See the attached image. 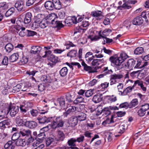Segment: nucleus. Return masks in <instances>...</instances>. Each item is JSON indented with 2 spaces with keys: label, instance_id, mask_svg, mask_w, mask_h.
<instances>
[{
  "label": "nucleus",
  "instance_id": "nucleus-1",
  "mask_svg": "<svg viewBox=\"0 0 149 149\" xmlns=\"http://www.w3.org/2000/svg\"><path fill=\"white\" fill-rule=\"evenodd\" d=\"M57 17L56 14L55 13L50 14L45 17L46 20L49 24L52 25L53 27L61 28L63 26L62 22L57 20Z\"/></svg>",
  "mask_w": 149,
  "mask_h": 149
},
{
  "label": "nucleus",
  "instance_id": "nucleus-2",
  "mask_svg": "<svg viewBox=\"0 0 149 149\" xmlns=\"http://www.w3.org/2000/svg\"><path fill=\"white\" fill-rule=\"evenodd\" d=\"M128 56L125 53H121L120 56L117 57L116 55L111 56L109 60L111 63L115 65H120L127 58Z\"/></svg>",
  "mask_w": 149,
  "mask_h": 149
},
{
  "label": "nucleus",
  "instance_id": "nucleus-3",
  "mask_svg": "<svg viewBox=\"0 0 149 149\" xmlns=\"http://www.w3.org/2000/svg\"><path fill=\"white\" fill-rule=\"evenodd\" d=\"M52 117H54V118L51 121L52 123L50 125L51 128L55 129L57 128L62 127L63 126L64 122L61 117L59 116L56 117L55 116Z\"/></svg>",
  "mask_w": 149,
  "mask_h": 149
},
{
  "label": "nucleus",
  "instance_id": "nucleus-4",
  "mask_svg": "<svg viewBox=\"0 0 149 149\" xmlns=\"http://www.w3.org/2000/svg\"><path fill=\"white\" fill-rule=\"evenodd\" d=\"M0 107V120H1L7 117V115L9 113L10 110L8 105L2 106Z\"/></svg>",
  "mask_w": 149,
  "mask_h": 149
},
{
  "label": "nucleus",
  "instance_id": "nucleus-5",
  "mask_svg": "<svg viewBox=\"0 0 149 149\" xmlns=\"http://www.w3.org/2000/svg\"><path fill=\"white\" fill-rule=\"evenodd\" d=\"M54 118V117H52V116H49L47 117L45 116H44L38 118L37 120L40 123L44 124L51 122L53 120Z\"/></svg>",
  "mask_w": 149,
  "mask_h": 149
},
{
  "label": "nucleus",
  "instance_id": "nucleus-6",
  "mask_svg": "<svg viewBox=\"0 0 149 149\" xmlns=\"http://www.w3.org/2000/svg\"><path fill=\"white\" fill-rule=\"evenodd\" d=\"M8 107L9 108L10 116L12 117L15 116L19 111L18 107L13 105H8Z\"/></svg>",
  "mask_w": 149,
  "mask_h": 149
},
{
  "label": "nucleus",
  "instance_id": "nucleus-7",
  "mask_svg": "<svg viewBox=\"0 0 149 149\" xmlns=\"http://www.w3.org/2000/svg\"><path fill=\"white\" fill-rule=\"evenodd\" d=\"M15 6L19 11L25 10L24 4L22 1H17L15 5Z\"/></svg>",
  "mask_w": 149,
  "mask_h": 149
},
{
  "label": "nucleus",
  "instance_id": "nucleus-8",
  "mask_svg": "<svg viewBox=\"0 0 149 149\" xmlns=\"http://www.w3.org/2000/svg\"><path fill=\"white\" fill-rule=\"evenodd\" d=\"M76 142V139L75 138H71L69 139L68 141V146H70V149H79L76 147L75 142Z\"/></svg>",
  "mask_w": 149,
  "mask_h": 149
},
{
  "label": "nucleus",
  "instance_id": "nucleus-9",
  "mask_svg": "<svg viewBox=\"0 0 149 149\" xmlns=\"http://www.w3.org/2000/svg\"><path fill=\"white\" fill-rule=\"evenodd\" d=\"M48 24H49V23L47 22V20L45 19L36 24V25L34 26L36 28H38L39 27L41 28L44 29L48 26Z\"/></svg>",
  "mask_w": 149,
  "mask_h": 149
},
{
  "label": "nucleus",
  "instance_id": "nucleus-10",
  "mask_svg": "<svg viewBox=\"0 0 149 149\" xmlns=\"http://www.w3.org/2000/svg\"><path fill=\"white\" fill-rule=\"evenodd\" d=\"M54 4L52 1H46L45 3V7L48 10H52L54 9Z\"/></svg>",
  "mask_w": 149,
  "mask_h": 149
},
{
  "label": "nucleus",
  "instance_id": "nucleus-11",
  "mask_svg": "<svg viewBox=\"0 0 149 149\" xmlns=\"http://www.w3.org/2000/svg\"><path fill=\"white\" fill-rule=\"evenodd\" d=\"M78 119L76 116L71 117L68 120V123L72 127H74L78 123Z\"/></svg>",
  "mask_w": 149,
  "mask_h": 149
},
{
  "label": "nucleus",
  "instance_id": "nucleus-12",
  "mask_svg": "<svg viewBox=\"0 0 149 149\" xmlns=\"http://www.w3.org/2000/svg\"><path fill=\"white\" fill-rule=\"evenodd\" d=\"M45 15L43 14H39L37 15L35 18V22L33 23V26L36 25V24L40 22V21L43 20V19H45Z\"/></svg>",
  "mask_w": 149,
  "mask_h": 149
},
{
  "label": "nucleus",
  "instance_id": "nucleus-13",
  "mask_svg": "<svg viewBox=\"0 0 149 149\" xmlns=\"http://www.w3.org/2000/svg\"><path fill=\"white\" fill-rule=\"evenodd\" d=\"M25 125L31 129L36 128L37 126V123L35 121H26L25 123Z\"/></svg>",
  "mask_w": 149,
  "mask_h": 149
},
{
  "label": "nucleus",
  "instance_id": "nucleus-14",
  "mask_svg": "<svg viewBox=\"0 0 149 149\" xmlns=\"http://www.w3.org/2000/svg\"><path fill=\"white\" fill-rule=\"evenodd\" d=\"M102 94L98 93L94 95L93 98L92 100L93 102L97 103L100 102L102 100Z\"/></svg>",
  "mask_w": 149,
  "mask_h": 149
},
{
  "label": "nucleus",
  "instance_id": "nucleus-15",
  "mask_svg": "<svg viewBox=\"0 0 149 149\" xmlns=\"http://www.w3.org/2000/svg\"><path fill=\"white\" fill-rule=\"evenodd\" d=\"M42 49V48L38 46H33L31 47L30 53L33 54H38Z\"/></svg>",
  "mask_w": 149,
  "mask_h": 149
},
{
  "label": "nucleus",
  "instance_id": "nucleus-16",
  "mask_svg": "<svg viewBox=\"0 0 149 149\" xmlns=\"http://www.w3.org/2000/svg\"><path fill=\"white\" fill-rule=\"evenodd\" d=\"M21 90L23 91H29V88L31 86V84L29 82H26L24 84H22Z\"/></svg>",
  "mask_w": 149,
  "mask_h": 149
},
{
  "label": "nucleus",
  "instance_id": "nucleus-17",
  "mask_svg": "<svg viewBox=\"0 0 149 149\" xmlns=\"http://www.w3.org/2000/svg\"><path fill=\"white\" fill-rule=\"evenodd\" d=\"M33 149H42L44 148V145L39 142L36 141L32 144Z\"/></svg>",
  "mask_w": 149,
  "mask_h": 149
},
{
  "label": "nucleus",
  "instance_id": "nucleus-18",
  "mask_svg": "<svg viewBox=\"0 0 149 149\" xmlns=\"http://www.w3.org/2000/svg\"><path fill=\"white\" fill-rule=\"evenodd\" d=\"M143 20L142 17L138 16L134 18L133 20V24L134 25H140L143 23Z\"/></svg>",
  "mask_w": 149,
  "mask_h": 149
},
{
  "label": "nucleus",
  "instance_id": "nucleus-19",
  "mask_svg": "<svg viewBox=\"0 0 149 149\" xmlns=\"http://www.w3.org/2000/svg\"><path fill=\"white\" fill-rule=\"evenodd\" d=\"M31 132V131L29 130L22 128L20 129L19 133L20 135H21L23 136H26L27 137H28L29 135H30Z\"/></svg>",
  "mask_w": 149,
  "mask_h": 149
},
{
  "label": "nucleus",
  "instance_id": "nucleus-20",
  "mask_svg": "<svg viewBox=\"0 0 149 149\" xmlns=\"http://www.w3.org/2000/svg\"><path fill=\"white\" fill-rule=\"evenodd\" d=\"M137 85H138V86H140L143 91H146V87L144 86L143 81L139 80H137L135 81L134 84L133 85V87H134Z\"/></svg>",
  "mask_w": 149,
  "mask_h": 149
},
{
  "label": "nucleus",
  "instance_id": "nucleus-21",
  "mask_svg": "<svg viewBox=\"0 0 149 149\" xmlns=\"http://www.w3.org/2000/svg\"><path fill=\"white\" fill-rule=\"evenodd\" d=\"M83 66L84 69L86 71H88L89 73H94L97 72V67H93L94 66H92V67L89 66Z\"/></svg>",
  "mask_w": 149,
  "mask_h": 149
},
{
  "label": "nucleus",
  "instance_id": "nucleus-22",
  "mask_svg": "<svg viewBox=\"0 0 149 149\" xmlns=\"http://www.w3.org/2000/svg\"><path fill=\"white\" fill-rule=\"evenodd\" d=\"M10 121L9 120H3L0 122V128L1 130H4L6 128V125H10Z\"/></svg>",
  "mask_w": 149,
  "mask_h": 149
},
{
  "label": "nucleus",
  "instance_id": "nucleus-23",
  "mask_svg": "<svg viewBox=\"0 0 149 149\" xmlns=\"http://www.w3.org/2000/svg\"><path fill=\"white\" fill-rule=\"evenodd\" d=\"M92 16L96 17V19L97 20H100L102 17V12L100 11H93L92 13Z\"/></svg>",
  "mask_w": 149,
  "mask_h": 149
},
{
  "label": "nucleus",
  "instance_id": "nucleus-24",
  "mask_svg": "<svg viewBox=\"0 0 149 149\" xmlns=\"http://www.w3.org/2000/svg\"><path fill=\"white\" fill-rule=\"evenodd\" d=\"M15 143L12 141H8L4 145V147L5 149H14L15 148Z\"/></svg>",
  "mask_w": 149,
  "mask_h": 149
},
{
  "label": "nucleus",
  "instance_id": "nucleus-25",
  "mask_svg": "<svg viewBox=\"0 0 149 149\" xmlns=\"http://www.w3.org/2000/svg\"><path fill=\"white\" fill-rule=\"evenodd\" d=\"M114 122L112 116L111 118H107L103 122L102 125L104 126H108L109 124L113 123Z\"/></svg>",
  "mask_w": 149,
  "mask_h": 149
},
{
  "label": "nucleus",
  "instance_id": "nucleus-26",
  "mask_svg": "<svg viewBox=\"0 0 149 149\" xmlns=\"http://www.w3.org/2000/svg\"><path fill=\"white\" fill-rule=\"evenodd\" d=\"M108 68L107 67L105 68L103 70V72H104V73L97 75V78L99 79L103 77L104 76L107 74L112 73L113 72L111 70H108Z\"/></svg>",
  "mask_w": 149,
  "mask_h": 149
},
{
  "label": "nucleus",
  "instance_id": "nucleus-27",
  "mask_svg": "<svg viewBox=\"0 0 149 149\" xmlns=\"http://www.w3.org/2000/svg\"><path fill=\"white\" fill-rule=\"evenodd\" d=\"M41 80L45 83H50L52 81L51 78L49 75L42 76L41 78Z\"/></svg>",
  "mask_w": 149,
  "mask_h": 149
},
{
  "label": "nucleus",
  "instance_id": "nucleus-28",
  "mask_svg": "<svg viewBox=\"0 0 149 149\" xmlns=\"http://www.w3.org/2000/svg\"><path fill=\"white\" fill-rule=\"evenodd\" d=\"M101 33L102 31H100L98 33V34L99 36H93L90 35L88 37V39H90L92 41H97L100 38V37H102V36Z\"/></svg>",
  "mask_w": 149,
  "mask_h": 149
},
{
  "label": "nucleus",
  "instance_id": "nucleus-29",
  "mask_svg": "<svg viewBox=\"0 0 149 149\" xmlns=\"http://www.w3.org/2000/svg\"><path fill=\"white\" fill-rule=\"evenodd\" d=\"M47 59L54 64L59 62L58 58V57L55 56L54 55H51L49 56Z\"/></svg>",
  "mask_w": 149,
  "mask_h": 149
},
{
  "label": "nucleus",
  "instance_id": "nucleus-30",
  "mask_svg": "<svg viewBox=\"0 0 149 149\" xmlns=\"http://www.w3.org/2000/svg\"><path fill=\"white\" fill-rule=\"evenodd\" d=\"M31 14L30 12L27 13L25 15L24 20V22L25 24H27L31 21Z\"/></svg>",
  "mask_w": 149,
  "mask_h": 149
},
{
  "label": "nucleus",
  "instance_id": "nucleus-31",
  "mask_svg": "<svg viewBox=\"0 0 149 149\" xmlns=\"http://www.w3.org/2000/svg\"><path fill=\"white\" fill-rule=\"evenodd\" d=\"M105 99L108 103H111L115 102L117 100L116 97L113 96H105Z\"/></svg>",
  "mask_w": 149,
  "mask_h": 149
},
{
  "label": "nucleus",
  "instance_id": "nucleus-32",
  "mask_svg": "<svg viewBox=\"0 0 149 149\" xmlns=\"http://www.w3.org/2000/svg\"><path fill=\"white\" fill-rule=\"evenodd\" d=\"M23 117L19 116H17L15 119L16 124L18 126H23L24 125Z\"/></svg>",
  "mask_w": 149,
  "mask_h": 149
},
{
  "label": "nucleus",
  "instance_id": "nucleus-33",
  "mask_svg": "<svg viewBox=\"0 0 149 149\" xmlns=\"http://www.w3.org/2000/svg\"><path fill=\"white\" fill-rule=\"evenodd\" d=\"M54 9L59 10L61 7V5L59 0H52Z\"/></svg>",
  "mask_w": 149,
  "mask_h": 149
},
{
  "label": "nucleus",
  "instance_id": "nucleus-34",
  "mask_svg": "<svg viewBox=\"0 0 149 149\" xmlns=\"http://www.w3.org/2000/svg\"><path fill=\"white\" fill-rule=\"evenodd\" d=\"M134 87H133V85L132 86H128L125 89L123 92L122 91H119L121 93V94L123 95H126L128 93L131 92Z\"/></svg>",
  "mask_w": 149,
  "mask_h": 149
},
{
  "label": "nucleus",
  "instance_id": "nucleus-35",
  "mask_svg": "<svg viewBox=\"0 0 149 149\" xmlns=\"http://www.w3.org/2000/svg\"><path fill=\"white\" fill-rule=\"evenodd\" d=\"M16 145L17 146H24L26 144L24 139H19L16 142Z\"/></svg>",
  "mask_w": 149,
  "mask_h": 149
},
{
  "label": "nucleus",
  "instance_id": "nucleus-36",
  "mask_svg": "<svg viewBox=\"0 0 149 149\" xmlns=\"http://www.w3.org/2000/svg\"><path fill=\"white\" fill-rule=\"evenodd\" d=\"M86 60L88 63L93 60V56H92V53L91 52H88L85 55Z\"/></svg>",
  "mask_w": 149,
  "mask_h": 149
},
{
  "label": "nucleus",
  "instance_id": "nucleus-37",
  "mask_svg": "<svg viewBox=\"0 0 149 149\" xmlns=\"http://www.w3.org/2000/svg\"><path fill=\"white\" fill-rule=\"evenodd\" d=\"M57 101L61 109H64L65 104V99L63 97H60L58 99Z\"/></svg>",
  "mask_w": 149,
  "mask_h": 149
},
{
  "label": "nucleus",
  "instance_id": "nucleus-38",
  "mask_svg": "<svg viewBox=\"0 0 149 149\" xmlns=\"http://www.w3.org/2000/svg\"><path fill=\"white\" fill-rule=\"evenodd\" d=\"M5 48L6 52L9 53L11 52L13 49V46L12 44L8 43L6 45Z\"/></svg>",
  "mask_w": 149,
  "mask_h": 149
},
{
  "label": "nucleus",
  "instance_id": "nucleus-39",
  "mask_svg": "<svg viewBox=\"0 0 149 149\" xmlns=\"http://www.w3.org/2000/svg\"><path fill=\"white\" fill-rule=\"evenodd\" d=\"M138 104V102L137 99L132 100L130 103L129 104V108H131L134 107Z\"/></svg>",
  "mask_w": 149,
  "mask_h": 149
},
{
  "label": "nucleus",
  "instance_id": "nucleus-40",
  "mask_svg": "<svg viewBox=\"0 0 149 149\" xmlns=\"http://www.w3.org/2000/svg\"><path fill=\"white\" fill-rule=\"evenodd\" d=\"M84 17L82 16H78L76 17L75 16H73L72 17V19L73 23L74 24H77L82 21L84 19Z\"/></svg>",
  "mask_w": 149,
  "mask_h": 149
},
{
  "label": "nucleus",
  "instance_id": "nucleus-41",
  "mask_svg": "<svg viewBox=\"0 0 149 149\" xmlns=\"http://www.w3.org/2000/svg\"><path fill=\"white\" fill-rule=\"evenodd\" d=\"M83 101V97L82 96L78 95L75 100L73 102L75 104H77L79 103H82Z\"/></svg>",
  "mask_w": 149,
  "mask_h": 149
},
{
  "label": "nucleus",
  "instance_id": "nucleus-42",
  "mask_svg": "<svg viewBox=\"0 0 149 149\" xmlns=\"http://www.w3.org/2000/svg\"><path fill=\"white\" fill-rule=\"evenodd\" d=\"M77 54V50H72L68 53L67 56L71 58H74L76 57Z\"/></svg>",
  "mask_w": 149,
  "mask_h": 149
},
{
  "label": "nucleus",
  "instance_id": "nucleus-43",
  "mask_svg": "<svg viewBox=\"0 0 149 149\" xmlns=\"http://www.w3.org/2000/svg\"><path fill=\"white\" fill-rule=\"evenodd\" d=\"M78 120L81 121L85 120L86 118V114L84 113H80L78 116H77Z\"/></svg>",
  "mask_w": 149,
  "mask_h": 149
},
{
  "label": "nucleus",
  "instance_id": "nucleus-44",
  "mask_svg": "<svg viewBox=\"0 0 149 149\" xmlns=\"http://www.w3.org/2000/svg\"><path fill=\"white\" fill-rule=\"evenodd\" d=\"M21 86L20 84H18L15 86H14L13 89H11V92L13 93H16L21 90Z\"/></svg>",
  "mask_w": 149,
  "mask_h": 149
},
{
  "label": "nucleus",
  "instance_id": "nucleus-45",
  "mask_svg": "<svg viewBox=\"0 0 149 149\" xmlns=\"http://www.w3.org/2000/svg\"><path fill=\"white\" fill-rule=\"evenodd\" d=\"M15 9L14 8H10L5 13V16L6 17H8L11 15L13 13H15Z\"/></svg>",
  "mask_w": 149,
  "mask_h": 149
},
{
  "label": "nucleus",
  "instance_id": "nucleus-46",
  "mask_svg": "<svg viewBox=\"0 0 149 149\" xmlns=\"http://www.w3.org/2000/svg\"><path fill=\"white\" fill-rule=\"evenodd\" d=\"M68 69L66 67L63 68L60 71L59 73L61 76L65 77L66 75L68 72Z\"/></svg>",
  "mask_w": 149,
  "mask_h": 149
},
{
  "label": "nucleus",
  "instance_id": "nucleus-47",
  "mask_svg": "<svg viewBox=\"0 0 149 149\" xmlns=\"http://www.w3.org/2000/svg\"><path fill=\"white\" fill-rule=\"evenodd\" d=\"M57 137L58 140L63 141L65 138V135L63 132L59 131L58 133Z\"/></svg>",
  "mask_w": 149,
  "mask_h": 149
},
{
  "label": "nucleus",
  "instance_id": "nucleus-48",
  "mask_svg": "<svg viewBox=\"0 0 149 149\" xmlns=\"http://www.w3.org/2000/svg\"><path fill=\"white\" fill-rule=\"evenodd\" d=\"M19 55L17 53H15L11 55L10 59L11 62H14L17 61Z\"/></svg>",
  "mask_w": 149,
  "mask_h": 149
},
{
  "label": "nucleus",
  "instance_id": "nucleus-49",
  "mask_svg": "<svg viewBox=\"0 0 149 149\" xmlns=\"http://www.w3.org/2000/svg\"><path fill=\"white\" fill-rule=\"evenodd\" d=\"M109 85V83L107 82H105L103 83L102 84L99 86V88L100 89V90H98V91H103L105 88H107Z\"/></svg>",
  "mask_w": 149,
  "mask_h": 149
},
{
  "label": "nucleus",
  "instance_id": "nucleus-50",
  "mask_svg": "<svg viewBox=\"0 0 149 149\" xmlns=\"http://www.w3.org/2000/svg\"><path fill=\"white\" fill-rule=\"evenodd\" d=\"M110 77H111V79H113V80H116V79H120L122 78L123 76V75L119 74H114L111 75Z\"/></svg>",
  "mask_w": 149,
  "mask_h": 149
},
{
  "label": "nucleus",
  "instance_id": "nucleus-51",
  "mask_svg": "<svg viewBox=\"0 0 149 149\" xmlns=\"http://www.w3.org/2000/svg\"><path fill=\"white\" fill-rule=\"evenodd\" d=\"M21 27L19 25H13L10 28V30L12 32H14L16 31H19L21 29Z\"/></svg>",
  "mask_w": 149,
  "mask_h": 149
},
{
  "label": "nucleus",
  "instance_id": "nucleus-52",
  "mask_svg": "<svg viewBox=\"0 0 149 149\" xmlns=\"http://www.w3.org/2000/svg\"><path fill=\"white\" fill-rule=\"evenodd\" d=\"M144 52V49L142 47H138L134 51V54L136 55L142 54Z\"/></svg>",
  "mask_w": 149,
  "mask_h": 149
},
{
  "label": "nucleus",
  "instance_id": "nucleus-53",
  "mask_svg": "<svg viewBox=\"0 0 149 149\" xmlns=\"http://www.w3.org/2000/svg\"><path fill=\"white\" fill-rule=\"evenodd\" d=\"M118 132L119 133L122 134L125 131V125H120L118 129Z\"/></svg>",
  "mask_w": 149,
  "mask_h": 149
},
{
  "label": "nucleus",
  "instance_id": "nucleus-54",
  "mask_svg": "<svg viewBox=\"0 0 149 149\" xmlns=\"http://www.w3.org/2000/svg\"><path fill=\"white\" fill-rule=\"evenodd\" d=\"M137 113L139 117H142L145 116L146 112L140 107L137 111Z\"/></svg>",
  "mask_w": 149,
  "mask_h": 149
},
{
  "label": "nucleus",
  "instance_id": "nucleus-55",
  "mask_svg": "<svg viewBox=\"0 0 149 149\" xmlns=\"http://www.w3.org/2000/svg\"><path fill=\"white\" fill-rule=\"evenodd\" d=\"M45 106L42 109H41L40 111H41L40 112L41 114H44L46 113H47L48 112L49 109L48 107V104H45L44 103Z\"/></svg>",
  "mask_w": 149,
  "mask_h": 149
},
{
  "label": "nucleus",
  "instance_id": "nucleus-56",
  "mask_svg": "<svg viewBox=\"0 0 149 149\" xmlns=\"http://www.w3.org/2000/svg\"><path fill=\"white\" fill-rule=\"evenodd\" d=\"M11 92V89L9 88H4L2 90L1 93L3 95H6Z\"/></svg>",
  "mask_w": 149,
  "mask_h": 149
},
{
  "label": "nucleus",
  "instance_id": "nucleus-57",
  "mask_svg": "<svg viewBox=\"0 0 149 149\" xmlns=\"http://www.w3.org/2000/svg\"><path fill=\"white\" fill-rule=\"evenodd\" d=\"M21 31L19 33V35L21 37H23L25 36L26 34V30L25 28L24 27H21L20 29Z\"/></svg>",
  "mask_w": 149,
  "mask_h": 149
},
{
  "label": "nucleus",
  "instance_id": "nucleus-58",
  "mask_svg": "<svg viewBox=\"0 0 149 149\" xmlns=\"http://www.w3.org/2000/svg\"><path fill=\"white\" fill-rule=\"evenodd\" d=\"M145 111H146L149 110V104L146 103L141 105L140 107Z\"/></svg>",
  "mask_w": 149,
  "mask_h": 149
},
{
  "label": "nucleus",
  "instance_id": "nucleus-59",
  "mask_svg": "<svg viewBox=\"0 0 149 149\" xmlns=\"http://www.w3.org/2000/svg\"><path fill=\"white\" fill-rule=\"evenodd\" d=\"M20 136L19 133V132L15 133L12 136V139L13 141H17L19 139Z\"/></svg>",
  "mask_w": 149,
  "mask_h": 149
},
{
  "label": "nucleus",
  "instance_id": "nucleus-60",
  "mask_svg": "<svg viewBox=\"0 0 149 149\" xmlns=\"http://www.w3.org/2000/svg\"><path fill=\"white\" fill-rule=\"evenodd\" d=\"M103 61L101 59L94 60L92 62V65H98L102 63Z\"/></svg>",
  "mask_w": 149,
  "mask_h": 149
},
{
  "label": "nucleus",
  "instance_id": "nucleus-61",
  "mask_svg": "<svg viewBox=\"0 0 149 149\" xmlns=\"http://www.w3.org/2000/svg\"><path fill=\"white\" fill-rule=\"evenodd\" d=\"M93 93V91L91 89L87 90L85 93V95L86 97L91 96Z\"/></svg>",
  "mask_w": 149,
  "mask_h": 149
},
{
  "label": "nucleus",
  "instance_id": "nucleus-62",
  "mask_svg": "<svg viewBox=\"0 0 149 149\" xmlns=\"http://www.w3.org/2000/svg\"><path fill=\"white\" fill-rule=\"evenodd\" d=\"M111 31H112L111 29H106L102 32V35L104 36H107L110 34Z\"/></svg>",
  "mask_w": 149,
  "mask_h": 149
},
{
  "label": "nucleus",
  "instance_id": "nucleus-63",
  "mask_svg": "<svg viewBox=\"0 0 149 149\" xmlns=\"http://www.w3.org/2000/svg\"><path fill=\"white\" fill-rule=\"evenodd\" d=\"M8 5L6 2H4L0 3V8L5 10L8 8Z\"/></svg>",
  "mask_w": 149,
  "mask_h": 149
},
{
  "label": "nucleus",
  "instance_id": "nucleus-64",
  "mask_svg": "<svg viewBox=\"0 0 149 149\" xmlns=\"http://www.w3.org/2000/svg\"><path fill=\"white\" fill-rule=\"evenodd\" d=\"M129 103L126 102L120 104L119 106V108H125V109H127L129 108Z\"/></svg>",
  "mask_w": 149,
  "mask_h": 149
}]
</instances>
